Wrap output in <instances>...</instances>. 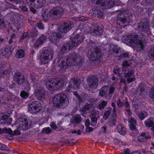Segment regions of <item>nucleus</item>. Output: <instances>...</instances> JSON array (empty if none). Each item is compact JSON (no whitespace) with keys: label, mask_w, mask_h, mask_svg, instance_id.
Listing matches in <instances>:
<instances>
[{"label":"nucleus","mask_w":154,"mask_h":154,"mask_svg":"<svg viewBox=\"0 0 154 154\" xmlns=\"http://www.w3.org/2000/svg\"><path fill=\"white\" fill-rule=\"evenodd\" d=\"M84 62L82 56L77 53L71 54L66 58L62 57L57 60L58 65L64 69L71 66L78 65Z\"/></svg>","instance_id":"f257e3e1"},{"label":"nucleus","mask_w":154,"mask_h":154,"mask_svg":"<svg viewBox=\"0 0 154 154\" xmlns=\"http://www.w3.org/2000/svg\"><path fill=\"white\" fill-rule=\"evenodd\" d=\"M144 37L145 35L143 33L128 35L125 38L126 43L132 47L137 48L143 50L146 45Z\"/></svg>","instance_id":"f03ea898"},{"label":"nucleus","mask_w":154,"mask_h":154,"mask_svg":"<svg viewBox=\"0 0 154 154\" xmlns=\"http://www.w3.org/2000/svg\"><path fill=\"white\" fill-rule=\"evenodd\" d=\"M53 102L55 106L58 108H63L68 105L69 103L68 99L66 95L60 94L54 96Z\"/></svg>","instance_id":"7ed1b4c3"},{"label":"nucleus","mask_w":154,"mask_h":154,"mask_svg":"<svg viewBox=\"0 0 154 154\" xmlns=\"http://www.w3.org/2000/svg\"><path fill=\"white\" fill-rule=\"evenodd\" d=\"M63 84V82L62 79H50L46 82L45 85L47 89L51 90L54 87L59 88L62 87Z\"/></svg>","instance_id":"20e7f679"},{"label":"nucleus","mask_w":154,"mask_h":154,"mask_svg":"<svg viewBox=\"0 0 154 154\" xmlns=\"http://www.w3.org/2000/svg\"><path fill=\"white\" fill-rule=\"evenodd\" d=\"M84 37L82 34L76 35L75 37L68 43H66L69 50L75 48L84 40Z\"/></svg>","instance_id":"39448f33"},{"label":"nucleus","mask_w":154,"mask_h":154,"mask_svg":"<svg viewBox=\"0 0 154 154\" xmlns=\"http://www.w3.org/2000/svg\"><path fill=\"white\" fill-rule=\"evenodd\" d=\"M40 83L38 82L37 84L34 85L35 94L38 100H42L45 98V91Z\"/></svg>","instance_id":"423d86ee"},{"label":"nucleus","mask_w":154,"mask_h":154,"mask_svg":"<svg viewBox=\"0 0 154 154\" xmlns=\"http://www.w3.org/2000/svg\"><path fill=\"white\" fill-rule=\"evenodd\" d=\"M101 56V52L99 48H91L88 52V58L91 61H96Z\"/></svg>","instance_id":"0eeeda50"},{"label":"nucleus","mask_w":154,"mask_h":154,"mask_svg":"<svg viewBox=\"0 0 154 154\" xmlns=\"http://www.w3.org/2000/svg\"><path fill=\"white\" fill-rule=\"evenodd\" d=\"M42 105L39 102L35 101L30 102L28 105V110L31 113L36 114L42 109Z\"/></svg>","instance_id":"6e6552de"},{"label":"nucleus","mask_w":154,"mask_h":154,"mask_svg":"<svg viewBox=\"0 0 154 154\" xmlns=\"http://www.w3.org/2000/svg\"><path fill=\"white\" fill-rule=\"evenodd\" d=\"M51 57V52L49 50H43L41 54L40 60L43 64H46L50 61V58Z\"/></svg>","instance_id":"1a4fd4ad"},{"label":"nucleus","mask_w":154,"mask_h":154,"mask_svg":"<svg viewBox=\"0 0 154 154\" xmlns=\"http://www.w3.org/2000/svg\"><path fill=\"white\" fill-rule=\"evenodd\" d=\"M63 13V10L61 7L54 8L49 12V17L51 19H53L57 17L61 16Z\"/></svg>","instance_id":"9d476101"},{"label":"nucleus","mask_w":154,"mask_h":154,"mask_svg":"<svg viewBox=\"0 0 154 154\" xmlns=\"http://www.w3.org/2000/svg\"><path fill=\"white\" fill-rule=\"evenodd\" d=\"M92 2H96V4L101 6H105L108 9L112 7L114 5V0H91Z\"/></svg>","instance_id":"9b49d317"},{"label":"nucleus","mask_w":154,"mask_h":154,"mask_svg":"<svg viewBox=\"0 0 154 154\" xmlns=\"http://www.w3.org/2000/svg\"><path fill=\"white\" fill-rule=\"evenodd\" d=\"M31 124V122L29 119H21L19 122V128L20 130H26L29 128Z\"/></svg>","instance_id":"f8f14e48"},{"label":"nucleus","mask_w":154,"mask_h":154,"mask_svg":"<svg viewBox=\"0 0 154 154\" xmlns=\"http://www.w3.org/2000/svg\"><path fill=\"white\" fill-rule=\"evenodd\" d=\"M73 24L71 22L64 23L60 28L59 30L62 33H66L73 27Z\"/></svg>","instance_id":"ddd939ff"},{"label":"nucleus","mask_w":154,"mask_h":154,"mask_svg":"<svg viewBox=\"0 0 154 154\" xmlns=\"http://www.w3.org/2000/svg\"><path fill=\"white\" fill-rule=\"evenodd\" d=\"M125 70L126 72L128 71L127 73L124 72L125 77L127 81L129 83H130L135 80V79L133 70L132 69H128Z\"/></svg>","instance_id":"4468645a"},{"label":"nucleus","mask_w":154,"mask_h":154,"mask_svg":"<svg viewBox=\"0 0 154 154\" xmlns=\"http://www.w3.org/2000/svg\"><path fill=\"white\" fill-rule=\"evenodd\" d=\"M26 2L30 7H34L36 5L41 6L45 3V0H25Z\"/></svg>","instance_id":"2eb2a0df"},{"label":"nucleus","mask_w":154,"mask_h":154,"mask_svg":"<svg viewBox=\"0 0 154 154\" xmlns=\"http://www.w3.org/2000/svg\"><path fill=\"white\" fill-rule=\"evenodd\" d=\"M14 79L17 84L19 85H22L25 80L24 76L19 72L15 73Z\"/></svg>","instance_id":"dca6fc26"},{"label":"nucleus","mask_w":154,"mask_h":154,"mask_svg":"<svg viewBox=\"0 0 154 154\" xmlns=\"http://www.w3.org/2000/svg\"><path fill=\"white\" fill-rule=\"evenodd\" d=\"M61 37V35L59 33L56 32H51L48 36L49 40L52 42L56 43L57 42L58 39Z\"/></svg>","instance_id":"f3484780"},{"label":"nucleus","mask_w":154,"mask_h":154,"mask_svg":"<svg viewBox=\"0 0 154 154\" xmlns=\"http://www.w3.org/2000/svg\"><path fill=\"white\" fill-rule=\"evenodd\" d=\"M87 82L88 86L90 87H94L97 84L98 79L96 76H92L88 78Z\"/></svg>","instance_id":"a211bd4d"},{"label":"nucleus","mask_w":154,"mask_h":154,"mask_svg":"<svg viewBox=\"0 0 154 154\" xmlns=\"http://www.w3.org/2000/svg\"><path fill=\"white\" fill-rule=\"evenodd\" d=\"M69 87L71 89L76 90L79 88L80 85V80L75 78H72L69 82Z\"/></svg>","instance_id":"6ab92c4d"},{"label":"nucleus","mask_w":154,"mask_h":154,"mask_svg":"<svg viewBox=\"0 0 154 154\" xmlns=\"http://www.w3.org/2000/svg\"><path fill=\"white\" fill-rule=\"evenodd\" d=\"M130 20L129 19H127L126 18L118 17L117 18V23L119 26L122 27H124L127 26Z\"/></svg>","instance_id":"aec40b11"},{"label":"nucleus","mask_w":154,"mask_h":154,"mask_svg":"<svg viewBox=\"0 0 154 154\" xmlns=\"http://www.w3.org/2000/svg\"><path fill=\"white\" fill-rule=\"evenodd\" d=\"M103 26L101 24H96L94 30V32L97 35H101L103 32Z\"/></svg>","instance_id":"412c9836"},{"label":"nucleus","mask_w":154,"mask_h":154,"mask_svg":"<svg viewBox=\"0 0 154 154\" xmlns=\"http://www.w3.org/2000/svg\"><path fill=\"white\" fill-rule=\"evenodd\" d=\"M151 138L147 133L143 132L140 135L137 137L138 140L140 142H143Z\"/></svg>","instance_id":"4be33fe9"},{"label":"nucleus","mask_w":154,"mask_h":154,"mask_svg":"<svg viewBox=\"0 0 154 154\" xmlns=\"http://www.w3.org/2000/svg\"><path fill=\"white\" fill-rule=\"evenodd\" d=\"M137 26L139 30L144 32H147L149 29L148 23L147 22L141 23Z\"/></svg>","instance_id":"5701e85b"},{"label":"nucleus","mask_w":154,"mask_h":154,"mask_svg":"<svg viewBox=\"0 0 154 154\" xmlns=\"http://www.w3.org/2000/svg\"><path fill=\"white\" fill-rule=\"evenodd\" d=\"M47 38V36L43 35H42L34 43V46L35 48H38L39 45H42Z\"/></svg>","instance_id":"b1692460"},{"label":"nucleus","mask_w":154,"mask_h":154,"mask_svg":"<svg viewBox=\"0 0 154 154\" xmlns=\"http://www.w3.org/2000/svg\"><path fill=\"white\" fill-rule=\"evenodd\" d=\"M109 90L108 86H104L100 89L99 91V96L100 97H103L106 96Z\"/></svg>","instance_id":"393cba45"},{"label":"nucleus","mask_w":154,"mask_h":154,"mask_svg":"<svg viewBox=\"0 0 154 154\" xmlns=\"http://www.w3.org/2000/svg\"><path fill=\"white\" fill-rule=\"evenodd\" d=\"M82 118L81 116L79 115H76L72 117L71 122L75 126H77L82 121Z\"/></svg>","instance_id":"a878e982"},{"label":"nucleus","mask_w":154,"mask_h":154,"mask_svg":"<svg viewBox=\"0 0 154 154\" xmlns=\"http://www.w3.org/2000/svg\"><path fill=\"white\" fill-rule=\"evenodd\" d=\"M109 52L110 53L113 54L115 53L116 54L119 53V51L120 50V48L117 46L114 45H109Z\"/></svg>","instance_id":"bb28decb"},{"label":"nucleus","mask_w":154,"mask_h":154,"mask_svg":"<svg viewBox=\"0 0 154 154\" xmlns=\"http://www.w3.org/2000/svg\"><path fill=\"white\" fill-rule=\"evenodd\" d=\"M9 115L4 114L2 117V119L5 121V123L7 125H11L12 121V119L9 117Z\"/></svg>","instance_id":"cd10ccee"},{"label":"nucleus","mask_w":154,"mask_h":154,"mask_svg":"<svg viewBox=\"0 0 154 154\" xmlns=\"http://www.w3.org/2000/svg\"><path fill=\"white\" fill-rule=\"evenodd\" d=\"M107 104L108 103L106 101L100 100L98 103L97 108L100 110H102L106 106Z\"/></svg>","instance_id":"c85d7f7f"},{"label":"nucleus","mask_w":154,"mask_h":154,"mask_svg":"<svg viewBox=\"0 0 154 154\" xmlns=\"http://www.w3.org/2000/svg\"><path fill=\"white\" fill-rule=\"evenodd\" d=\"M117 130L118 132L122 135H124L126 133V128L123 125L119 124L117 127Z\"/></svg>","instance_id":"c756f323"},{"label":"nucleus","mask_w":154,"mask_h":154,"mask_svg":"<svg viewBox=\"0 0 154 154\" xmlns=\"http://www.w3.org/2000/svg\"><path fill=\"white\" fill-rule=\"evenodd\" d=\"M115 90V88L114 87L110 86L108 90L109 93L107 94L105 98L108 99H110L112 97Z\"/></svg>","instance_id":"7c9ffc66"},{"label":"nucleus","mask_w":154,"mask_h":154,"mask_svg":"<svg viewBox=\"0 0 154 154\" xmlns=\"http://www.w3.org/2000/svg\"><path fill=\"white\" fill-rule=\"evenodd\" d=\"M117 119V115L116 113L112 114V116L109 121V124L113 126L115 125Z\"/></svg>","instance_id":"2f4dec72"},{"label":"nucleus","mask_w":154,"mask_h":154,"mask_svg":"<svg viewBox=\"0 0 154 154\" xmlns=\"http://www.w3.org/2000/svg\"><path fill=\"white\" fill-rule=\"evenodd\" d=\"M24 51L21 49L17 50L16 54V57L17 58H22L25 56Z\"/></svg>","instance_id":"473e14b6"},{"label":"nucleus","mask_w":154,"mask_h":154,"mask_svg":"<svg viewBox=\"0 0 154 154\" xmlns=\"http://www.w3.org/2000/svg\"><path fill=\"white\" fill-rule=\"evenodd\" d=\"M145 124L146 126L148 127H151L153 125L154 121L152 118H150L148 119L145 121Z\"/></svg>","instance_id":"72a5a7b5"},{"label":"nucleus","mask_w":154,"mask_h":154,"mask_svg":"<svg viewBox=\"0 0 154 154\" xmlns=\"http://www.w3.org/2000/svg\"><path fill=\"white\" fill-rule=\"evenodd\" d=\"M8 134L12 135H20V131L17 130H15L14 132L10 128H8Z\"/></svg>","instance_id":"f704fd0d"},{"label":"nucleus","mask_w":154,"mask_h":154,"mask_svg":"<svg viewBox=\"0 0 154 154\" xmlns=\"http://www.w3.org/2000/svg\"><path fill=\"white\" fill-rule=\"evenodd\" d=\"M31 79L32 81H33L34 82H36V83L35 84H35H37L38 83V82H40V84H41V82L40 81H38V77L37 76L36 74L35 73H31Z\"/></svg>","instance_id":"c9c22d12"},{"label":"nucleus","mask_w":154,"mask_h":154,"mask_svg":"<svg viewBox=\"0 0 154 154\" xmlns=\"http://www.w3.org/2000/svg\"><path fill=\"white\" fill-rule=\"evenodd\" d=\"M106 110L105 111L103 117L104 119L105 120L107 119L109 115L112 111V109L110 107H109L106 108Z\"/></svg>","instance_id":"e433bc0d"},{"label":"nucleus","mask_w":154,"mask_h":154,"mask_svg":"<svg viewBox=\"0 0 154 154\" xmlns=\"http://www.w3.org/2000/svg\"><path fill=\"white\" fill-rule=\"evenodd\" d=\"M70 50L66 44H64L63 46L60 48V52L62 53H66Z\"/></svg>","instance_id":"4c0bfd02"},{"label":"nucleus","mask_w":154,"mask_h":154,"mask_svg":"<svg viewBox=\"0 0 154 154\" xmlns=\"http://www.w3.org/2000/svg\"><path fill=\"white\" fill-rule=\"evenodd\" d=\"M93 14H95L94 16H97V17L101 18L103 16V13L100 11L98 10H95L94 11Z\"/></svg>","instance_id":"58836bf2"},{"label":"nucleus","mask_w":154,"mask_h":154,"mask_svg":"<svg viewBox=\"0 0 154 154\" xmlns=\"http://www.w3.org/2000/svg\"><path fill=\"white\" fill-rule=\"evenodd\" d=\"M9 51V50L8 48H5L4 49H1L0 50V57L6 56L8 54Z\"/></svg>","instance_id":"ea45409f"},{"label":"nucleus","mask_w":154,"mask_h":154,"mask_svg":"<svg viewBox=\"0 0 154 154\" xmlns=\"http://www.w3.org/2000/svg\"><path fill=\"white\" fill-rule=\"evenodd\" d=\"M148 56L150 58L154 60V47L151 48L149 50Z\"/></svg>","instance_id":"a19ab883"},{"label":"nucleus","mask_w":154,"mask_h":154,"mask_svg":"<svg viewBox=\"0 0 154 154\" xmlns=\"http://www.w3.org/2000/svg\"><path fill=\"white\" fill-rule=\"evenodd\" d=\"M38 31L36 28L32 29L30 32V34L32 37L37 36L38 35Z\"/></svg>","instance_id":"79ce46f5"},{"label":"nucleus","mask_w":154,"mask_h":154,"mask_svg":"<svg viewBox=\"0 0 154 154\" xmlns=\"http://www.w3.org/2000/svg\"><path fill=\"white\" fill-rule=\"evenodd\" d=\"M88 45H90V46H89V47H91L90 48V49H91V48H95V49L96 48H99L96 45L97 43L93 42L91 40H90L88 42Z\"/></svg>","instance_id":"37998d69"},{"label":"nucleus","mask_w":154,"mask_h":154,"mask_svg":"<svg viewBox=\"0 0 154 154\" xmlns=\"http://www.w3.org/2000/svg\"><path fill=\"white\" fill-rule=\"evenodd\" d=\"M16 38V35L15 34H12L8 40L9 43L10 44L14 42L15 41Z\"/></svg>","instance_id":"c03bdc74"},{"label":"nucleus","mask_w":154,"mask_h":154,"mask_svg":"<svg viewBox=\"0 0 154 154\" xmlns=\"http://www.w3.org/2000/svg\"><path fill=\"white\" fill-rule=\"evenodd\" d=\"M147 116V112H141L138 115L139 117L141 120H143Z\"/></svg>","instance_id":"a18cd8bd"},{"label":"nucleus","mask_w":154,"mask_h":154,"mask_svg":"<svg viewBox=\"0 0 154 154\" xmlns=\"http://www.w3.org/2000/svg\"><path fill=\"white\" fill-rule=\"evenodd\" d=\"M0 149L2 150L8 151L9 148L5 144L0 143Z\"/></svg>","instance_id":"49530a36"},{"label":"nucleus","mask_w":154,"mask_h":154,"mask_svg":"<svg viewBox=\"0 0 154 154\" xmlns=\"http://www.w3.org/2000/svg\"><path fill=\"white\" fill-rule=\"evenodd\" d=\"M5 26V23L4 20L2 17L0 16V27L2 28Z\"/></svg>","instance_id":"de8ad7c7"},{"label":"nucleus","mask_w":154,"mask_h":154,"mask_svg":"<svg viewBox=\"0 0 154 154\" xmlns=\"http://www.w3.org/2000/svg\"><path fill=\"white\" fill-rule=\"evenodd\" d=\"M20 95L21 97L24 98H27L29 95V94L28 93L24 91H22L21 92Z\"/></svg>","instance_id":"09e8293b"},{"label":"nucleus","mask_w":154,"mask_h":154,"mask_svg":"<svg viewBox=\"0 0 154 154\" xmlns=\"http://www.w3.org/2000/svg\"><path fill=\"white\" fill-rule=\"evenodd\" d=\"M149 96L151 99H154V86L150 89L149 91Z\"/></svg>","instance_id":"8fccbe9b"},{"label":"nucleus","mask_w":154,"mask_h":154,"mask_svg":"<svg viewBox=\"0 0 154 154\" xmlns=\"http://www.w3.org/2000/svg\"><path fill=\"white\" fill-rule=\"evenodd\" d=\"M90 105L88 104L86 105L82 109H80V110L83 112H85V111H88L90 108Z\"/></svg>","instance_id":"3c124183"},{"label":"nucleus","mask_w":154,"mask_h":154,"mask_svg":"<svg viewBox=\"0 0 154 154\" xmlns=\"http://www.w3.org/2000/svg\"><path fill=\"white\" fill-rule=\"evenodd\" d=\"M97 119L96 117H93L91 119V125L94 126L96 125L97 123Z\"/></svg>","instance_id":"603ef678"},{"label":"nucleus","mask_w":154,"mask_h":154,"mask_svg":"<svg viewBox=\"0 0 154 154\" xmlns=\"http://www.w3.org/2000/svg\"><path fill=\"white\" fill-rule=\"evenodd\" d=\"M36 26L40 29H43L44 28V26L43 24L40 22L37 23Z\"/></svg>","instance_id":"864d4df0"},{"label":"nucleus","mask_w":154,"mask_h":154,"mask_svg":"<svg viewBox=\"0 0 154 154\" xmlns=\"http://www.w3.org/2000/svg\"><path fill=\"white\" fill-rule=\"evenodd\" d=\"M122 65L124 66L123 68L122 69L123 71L127 70V68L126 67H128L129 66V65L127 61H124L122 63Z\"/></svg>","instance_id":"5fc2aeb1"},{"label":"nucleus","mask_w":154,"mask_h":154,"mask_svg":"<svg viewBox=\"0 0 154 154\" xmlns=\"http://www.w3.org/2000/svg\"><path fill=\"white\" fill-rule=\"evenodd\" d=\"M113 72L115 74L119 75L120 73L121 69L117 67H116L114 70Z\"/></svg>","instance_id":"6e6d98bb"},{"label":"nucleus","mask_w":154,"mask_h":154,"mask_svg":"<svg viewBox=\"0 0 154 154\" xmlns=\"http://www.w3.org/2000/svg\"><path fill=\"white\" fill-rule=\"evenodd\" d=\"M88 104H90L91 105H93L94 103L96 104L97 102L95 100L93 99L90 98L88 99Z\"/></svg>","instance_id":"4d7b16f0"},{"label":"nucleus","mask_w":154,"mask_h":154,"mask_svg":"<svg viewBox=\"0 0 154 154\" xmlns=\"http://www.w3.org/2000/svg\"><path fill=\"white\" fill-rule=\"evenodd\" d=\"M27 35L28 33L27 32H25L23 33L22 37L20 38L19 41H21L23 40L24 38H25Z\"/></svg>","instance_id":"13d9d810"},{"label":"nucleus","mask_w":154,"mask_h":154,"mask_svg":"<svg viewBox=\"0 0 154 154\" xmlns=\"http://www.w3.org/2000/svg\"><path fill=\"white\" fill-rule=\"evenodd\" d=\"M129 122L131 124H136V121L134 118H130L129 120Z\"/></svg>","instance_id":"bf43d9fd"},{"label":"nucleus","mask_w":154,"mask_h":154,"mask_svg":"<svg viewBox=\"0 0 154 154\" xmlns=\"http://www.w3.org/2000/svg\"><path fill=\"white\" fill-rule=\"evenodd\" d=\"M19 8L21 10L23 11L27 12L28 10V8L26 6L20 5V6Z\"/></svg>","instance_id":"052dcab7"},{"label":"nucleus","mask_w":154,"mask_h":154,"mask_svg":"<svg viewBox=\"0 0 154 154\" xmlns=\"http://www.w3.org/2000/svg\"><path fill=\"white\" fill-rule=\"evenodd\" d=\"M117 105L119 107H121L123 106V103L121 101L120 99H118L117 102Z\"/></svg>","instance_id":"680f3d73"},{"label":"nucleus","mask_w":154,"mask_h":154,"mask_svg":"<svg viewBox=\"0 0 154 154\" xmlns=\"http://www.w3.org/2000/svg\"><path fill=\"white\" fill-rule=\"evenodd\" d=\"M8 128L7 129L6 128H3V129H1L0 128V133H6L8 134Z\"/></svg>","instance_id":"e2e57ef3"},{"label":"nucleus","mask_w":154,"mask_h":154,"mask_svg":"<svg viewBox=\"0 0 154 154\" xmlns=\"http://www.w3.org/2000/svg\"><path fill=\"white\" fill-rule=\"evenodd\" d=\"M74 95L75 96L77 97V98H78V99H79V101L80 102H81L82 100V98H81V97L79 96V95L78 94V93H77V92H74Z\"/></svg>","instance_id":"0e129e2a"},{"label":"nucleus","mask_w":154,"mask_h":154,"mask_svg":"<svg viewBox=\"0 0 154 154\" xmlns=\"http://www.w3.org/2000/svg\"><path fill=\"white\" fill-rule=\"evenodd\" d=\"M72 134L77 133L78 135H80L81 134V131L79 130H78L77 131L74 130L71 131Z\"/></svg>","instance_id":"69168bd1"},{"label":"nucleus","mask_w":154,"mask_h":154,"mask_svg":"<svg viewBox=\"0 0 154 154\" xmlns=\"http://www.w3.org/2000/svg\"><path fill=\"white\" fill-rule=\"evenodd\" d=\"M123 152L124 154H130V149L127 148L125 149H124L123 150Z\"/></svg>","instance_id":"338daca9"},{"label":"nucleus","mask_w":154,"mask_h":154,"mask_svg":"<svg viewBox=\"0 0 154 154\" xmlns=\"http://www.w3.org/2000/svg\"><path fill=\"white\" fill-rule=\"evenodd\" d=\"M50 126L54 130H55L57 128V126L54 123H51L50 125Z\"/></svg>","instance_id":"774afa93"}]
</instances>
